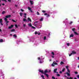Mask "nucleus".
I'll return each instance as SVG.
<instances>
[{
  "label": "nucleus",
  "instance_id": "obj_1",
  "mask_svg": "<svg viewBox=\"0 0 79 79\" xmlns=\"http://www.w3.org/2000/svg\"><path fill=\"white\" fill-rule=\"evenodd\" d=\"M75 28H73L72 29V31H74V34H76V35H79V34L76 32L74 31H75Z\"/></svg>",
  "mask_w": 79,
  "mask_h": 79
},
{
  "label": "nucleus",
  "instance_id": "obj_13",
  "mask_svg": "<svg viewBox=\"0 0 79 79\" xmlns=\"http://www.w3.org/2000/svg\"><path fill=\"white\" fill-rule=\"evenodd\" d=\"M57 71V69H54V73H56Z\"/></svg>",
  "mask_w": 79,
  "mask_h": 79
},
{
  "label": "nucleus",
  "instance_id": "obj_56",
  "mask_svg": "<svg viewBox=\"0 0 79 79\" xmlns=\"http://www.w3.org/2000/svg\"><path fill=\"white\" fill-rule=\"evenodd\" d=\"M38 60H39L40 59V57H38Z\"/></svg>",
  "mask_w": 79,
  "mask_h": 79
},
{
  "label": "nucleus",
  "instance_id": "obj_24",
  "mask_svg": "<svg viewBox=\"0 0 79 79\" xmlns=\"http://www.w3.org/2000/svg\"><path fill=\"white\" fill-rule=\"evenodd\" d=\"M13 37H14L15 38H16V37H17V36H16V34H15L13 35Z\"/></svg>",
  "mask_w": 79,
  "mask_h": 79
},
{
  "label": "nucleus",
  "instance_id": "obj_7",
  "mask_svg": "<svg viewBox=\"0 0 79 79\" xmlns=\"http://www.w3.org/2000/svg\"><path fill=\"white\" fill-rule=\"evenodd\" d=\"M44 75H45V76H46L48 78V76H49L48 75V74L46 73H44Z\"/></svg>",
  "mask_w": 79,
  "mask_h": 79
},
{
  "label": "nucleus",
  "instance_id": "obj_34",
  "mask_svg": "<svg viewBox=\"0 0 79 79\" xmlns=\"http://www.w3.org/2000/svg\"><path fill=\"white\" fill-rule=\"evenodd\" d=\"M6 24H8L9 23V21L7 20V21H6Z\"/></svg>",
  "mask_w": 79,
  "mask_h": 79
},
{
  "label": "nucleus",
  "instance_id": "obj_27",
  "mask_svg": "<svg viewBox=\"0 0 79 79\" xmlns=\"http://www.w3.org/2000/svg\"><path fill=\"white\" fill-rule=\"evenodd\" d=\"M28 9L29 10H31V8L29 7H28Z\"/></svg>",
  "mask_w": 79,
  "mask_h": 79
},
{
  "label": "nucleus",
  "instance_id": "obj_9",
  "mask_svg": "<svg viewBox=\"0 0 79 79\" xmlns=\"http://www.w3.org/2000/svg\"><path fill=\"white\" fill-rule=\"evenodd\" d=\"M73 36H74V35L73 34H71L70 35V38H71V37H73Z\"/></svg>",
  "mask_w": 79,
  "mask_h": 79
},
{
  "label": "nucleus",
  "instance_id": "obj_63",
  "mask_svg": "<svg viewBox=\"0 0 79 79\" xmlns=\"http://www.w3.org/2000/svg\"><path fill=\"white\" fill-rule=\"evenodd\" d=\"M67 79H69V77H67Z\"/></svg>",
  "mask_w": 79,
  "mask_h": 79
},
{
  "label": "nucleus",
  "instance_id": "obj_14",
  "mask_svg": "<svg viewBox=\"0 0 79 79\" xmlns=\"http://www.w3.org/2000/svg\"><path fill=\"white\" fill-rule=\"evenodd\" d=\"M3 42V39H0V42L2 43V42Z\"/></svg>",
  "mask_w": 79,
  "mask_h": 79
},
{
  "label": "nucleus",
  "instance_id": "obj_48",
  "mask_svg": "<svg viewBox=\"0 0 79 79\" xmlns=\"http://www.w3.org/2000/svg\"><path fill=\"white\" fill-rule=\"evenodd\" d=\"M21 10L22 11V12H23V11H24V10H23V9H21Z\"/></svg>",
  "mask_w": 79,
  "mask_h": 79
},
{
  "label": "nucleus",
  "instance_id": "obj_30",
  "mask_svg": "<svg viewBox=\"0 0 79 79\" xmlns=\"http://www.w3.org/2000/svg\"><path fill=\"white\" fill-rule=\"evenodd\" d=\"M40 21H43V18H41V19H40Z\"/></svg>",
  "mask_w": 79,
  "mask_h": 79
},
{
  "label": "nucleus",
  "instance_id": "obj_32",
  "mask_svg": "<svg viewBox=\"0 0 79 79\" xmlns=\"http://www.w3.org/2000/svg\"><path fill=\"white\" fill-rule=\"evenodd\" d=\"M67 45H68V46H69V45H70V44L69 43H67Z\"/></svg>",
  "mask_w": 79,
  "mask_h": 79
},
{
  "label": "nucleus",
  "instance_id": "obj_47",
  "mask_svg": "<svg viewBox=\"0 0 79 79\" xmlns=\"http://www.w3.org/2000/svg\"><path fill=\"white\" fill-rule=\"evenodd\" d=\"M57 76H58V77L60 76V74H57Z\"/></svg>",
  "mask_w": 79,
  "mask_h": 79
},
{
  "label": "nucleus",
  "instance_id": "obj_31",
  "mask_svg": "<svg viewBox=\"0 0 79 79\" xmlns=\"http://www.w3.org/2000/svg\"><path fill=\"white\" fill-rule=\"evenodd\" d=\"M73 22L72 21H70L69 23V24H72V23H73Z\"/></svg>",
  "mask_w": 79,
  "mask_h": 79
},
{
  "label": "nucleus",
  "instance_id": "obj_36",
  "mask_svg": "<svg viewBox=\"0 0 79 79\" xmlns=\"http://www.w3.org/2000/svg\"><path fill=\"white\" fill-rule=\"evenodd\" d=\"M75 74H78V72H75Z\"/></svg>",
  "mask_w": 79,
  "mask_h": 79
},
{
  "label": "nucleus",
  "instance_id": "obj_26",
  "mask_svg": "<svg viewBox=\"0 0 79 79\" xmlns=\"http://www.w3.org/2000/svg\"><path fill=\"white\" fill-rule=\"evenodd\" d=\"M4 20L5 21H7V18H4Z\"/></svg>",
  "mask_w": 79,
  "mask_h": 79
},
{
  "label": "nucleus",
  "instance_id": "obj_3",
  "mask_svg": "<svg viewBox=\"0 0 79 79\" xmlns=\"http://www.w3.org/2000/svg\"><path fill=\"white\" fill-rule=\"evenodd\" d=\"M39 22L38 21H36V22H35L34 23V26H37V24L36 23H38Z\"/></svg>",
  "mask_w": 79,
  "mask_h": 79
},
{
  "label": "nucleus",
  "instance_id": "obj_46",
  "mask_svg": "<svg viewBox=\"0 0 79 79\" xmlns=\"http://www.w3.org/2000/svg\"><path fill=\"white\" fill-rule=\"evenodd\" d=\"M37 15H39V12L38 11L37 12Z\"/></svg>",
  "mask_w": 79,
  "mask_h": 79
},
{
  "label": "nucleus",
  "instance_id": "obj_64",
  "mask_svg": "<svg viewBox=\"0 0 79 79\" xmlns=\"http://www.w3.org/2000/svg\"><path fill=\"white\" fill-rule=\"evenodd\" d=\"M74 79H77V78H76L75 77H74Z\"/></svg>",
  "mask_w": 79,
  "mask_h": 79
},
{
  "label": "nucleus",
  "instance_id": "obj_58",
  "mask_svg": "<svg viewBox=\"0 0 79 79\" xmlns=\"http://www.w3.org/2000/svg\"><path fill=\"white\" fill-rule=\"evenodd\" d=\"M52 58H54V56H52Z\"/></svg>",
  "mask_w": 79,
  "mask_h": 79
},
{
  "label": "nucleus",
  "instance_id": "obj_57",
  "mask_svg": "<svg viewBox=\"0 0 79 79\" xmlns=\"http://www.w3.org/2000/svg\"><path fill=\"white\" fill-rule=\"evenodd\" d=\"M69 79H73V77H70Z\"/></svg>",
  "mask_w": 79,
  "mask_h": 79
},
{
  "label": "nucleus",
  "instance_id": "obj_59",
  "mask_svg": "<svg viewBox=\"0 0 79 79\" xmlns=\"http://www.w3.org/2000/svg\"><path fill=\"white\" fill-rule=\"evenodd\" d=\"M24 17L25 18V19L26 18V15H25V16H24Z\"/></svg>",
  "mask_w": 79,
  "mask_h": 79
},
{
  "label": "nucleus",
  "instance_id": "obj_19",
  "mask_svg": "<svg viewBox=\"0 0 79 79\" xmlns=\"http://www.w3.org/2000/svg\"><path fill=\"white\" fill-rule=\"evenodd\" d=\"M60 64H64V62H63V61H61L60 63Z\"/></svg>",
  "mask_w": 79,
  "mask_h": 79
},
{
  "label": "nucleus",
  "instance_id": "obj_41",
  "mask_svg": "<svg viewBox=\"0 0 79 79\" xmlns=\"http://www.w3.org/2000/svg\"><path fill=\"white\" fill-rule=\"evenodd\" d=\"M32 28H33V29H35V27H34V26H32L31 27Z\"/></svg>",
  "mask_w": 79,
  "mask_h": 79
},
{
  "label": "nucleus",
  "instance_id": "obj_18",
  "mask_svg": "<svg viewBox=\"0 0 79 79\" xmlns=\"http://www.w3.org/2000/svg\"><path fill=\"white\" fill-rule=\"evenodd\" d=\"M15 29H13L12 30H11L10 31L11 32H15Z\"/></svg>",
  "mask_w": 79,
  "mask_h": 79
},
{
  "label": "nucleus",
  "instance_id": "obj_17",
  "mask_svg": "<svg viewBox=\"0 0 79 79\" xmlns=\"http://www.w3.org/2000/svg\"><path fill=\"white\" fill-rule=\"evenodd\" d=\"M62 72H64V71H65V68H63L62 69Z\"/></svg>",
  "mask_w": 79,
  "mask_h": 79
},
{
  "label": "nucleus",
  "instance_id": "obj_23",
  "mask_svg": "<svg viewBox=\"0 0 79 79\" xmlns=\"http://www.w3.org/2000/svg\"><path fill=\"white\" fill-rule=\"evenodd\" d=\"M28 25L29 26H30V27H32V24H31V23H29Z\"/></svg>",
  "mask_w": 79,
  "mask_h": 79
},
{
  "label": "nucleus",
  "instance_id": "obj_25",
  "mask_svg": "<svg viewBox=\"0 0 79 79\" xmlns=\"http://www.w3.org/2000/svg\"><path fill=\"white\" fill-rule=\"evenodd\" d=\"M6 13V12L5 11H3L2 12V15H3V14H5V13Z\"/></svg>",
  "mask_w": 79,
  "mask_h": 79
},
{
  "label": "nucleus",
  "instance_id": "obj_15",
  "mask_svg": "<svg viewBox=\"0 0 79 79\" xmlns=\"http://www.w3.org/2000/svg\"><path fill=\"white\" fill-rule=\"evenodd\" d=\"M27 19H28V21H30V22H31V19H30V18H29V17Z\"/></svg>",
  "mask_w": 79,
  "mask_h": 79
},
{
  "label": "nucleus",
  "instance_id": "obj_45",
  "mask_svg": "<svg viewBox=\"0 0 79 79\" xmlns=\"http://www.w3.org/2000/svg\"><path fill=\"white\" fill-rule=\"evenodd\" d=\"M52 79H55V78L54 77H52Z\"/></svg>",
  "mask_w": 79,
  "mask_h": 79
},
{
  "label": "nucleus",
  "instance_id": "obj_40",
  "mask_svg": "<svg viewBox=\"0 0 79 79\" xmlns=\"http://www.w3.org/2000/svg\"><path fill=\"white\" fill-rule=\"evenodd\" d=\"M65 67H66V69H68V67H69L68 66H66Z\"/></svg>",
  "mask_w": 79,
  "mask_h": 79
},
{
  "label": "nucleus",
  "instance_id": "obj_29",
  "mask_svg": "<svg viewBox=\"0 0 79 79\" xmlns=\"http://www.w3.org/2000/svg\"><path fill=\"white\" fill-rule=\"evenodd\" d=\"M2 23V19H0V23Z\"/></svg>",
  "mask_w": 79,
  "mask_h": 79
},
{
  "label": "nucleus",
  "instance_id": "obj_5",
  "mask_svg": "<svg viewBox=\"0 0 79 79\" xmlns=\"http://www.w3.org/2000/svg\"><path fill=\"white\" fill-rule=\"evenodd\" d=\"M14 26V25H11L9 27L8 29H11V28H12V27H13Z\"/></svg>",
  "mask_w": 79,
  "mask_h": 79
},
{
  "label": "nucleus",
  "instance_id": "obj_11",
  "mask_svg": "<svg viewBox=\"0 0 79 79\" xmlns=\"http://www.w3.org/2000/svg\"><path fill=\"white\" fill-rule=\"evenodd\" d=\"M23 21H26V22H27V20H26V19L25 18H23Z\"/></svg>",
  "mask_w": 79,
  "mask_h": 79
},
{
  "label": "nucleus",
  "instance_id": "obj_4",
  "mask_svg": "<svg viewBox=\"0 0 79 79\" xmlns=\"http://www.w3.org/2000/svg\"><path fill=\"white\" fill-rule=\"evenodd\" d=\"M72 55H74V54H76V52H75L74 51H72Z\"/></svg>",
  "mask_w": 79,
  "mask_h": 79
},
{
  "label": "nucleus",
  "instance_id": "obj_43",
  "mask_svg": "<svg viewBox=\"0 0 79 79\" xmlns=\"http://www.w3.org/2000/svg\"><path fill=\"white\" fill-rule=\"evenodd\" d=\"M44 40H46V36H44Z\"/></svg>",
  "mask_w": 79,
  "mask_h": 79
},
{
  "label": "nucleus",
  "instance_id": "obj_37",
  "mask_svg": "<svg viewBox=\"0 0 79 79\" xmlns=\"http://www.w3.org/2000/svg\"><path fill=\"white\" fill-rule=\"evenodd\" d=\"M41 77L43 78H44V76L43 75L41 76Z\"/></svg>",
  "mask_w": 79,
  "mask_h": 79
},
{
  "label": "nucleus",
  "instance_id": "obj_54",
  "mask_svg": "<svg viewBox=\"0 0 79 79\" xmlns=\"http://www.w3.org/2000/svg\"><path fill=\"white\" fill-rule=\"evenodd\" d=\"M23 27H26V24H23Z\"/></svg>",
  "mask_w": 79,
  "mask_h": 79
},
{
  "label": "nucleus",
  "instance_id": "obj_62",
  "mask_svg": "<svg viewBox=\"0 0 79 79\" xmlns=\"http://www.w3.org/2000/svg\"><path fill=\"white\" fill-rule=\"evenodd\" d=\"M24 15H25V16H26V15H27V14H26V13H24Z\"/></svg>",
  "mask_w": 79,
  "mask_h": 79
},
{
  "label": "nucleus",
  "instance_id": "obj_21",
  "mask_svg": "<svg viewBox=\"0 0 79 79\" xmlns=\"http://www.w3.org/2000/svg\"><path fill=\"white\" fill-rule=\"evenodd\" d=\"M30 2L31 5H33V3H32L33 2V1H30Z\"/></svg>",
  "mask_w": 79,
  "mask_h": 79
},
{
  "label": "nucleus",
  "instance_id": "obj_2",
  "mask_svg": "<svg viewBox=\"0 0 79 79\" xmlns=\"http://www.w3.org/2000/svg\"><path fill=\"white\" fill-rule=\"evenodd\" d=\"M10 17H11V15H10L6 16V18H9Z\"/></svg>",
  "mask_w": 79,
  "mask_h": 79
},
{
  "label": "nucleus",
  "instance_id": "obj_10",
  "mask_svg": "<svg viewBox=\"0 0 79 79\" xmlns=\"http://www.w3.org/2000/svg\"><path fill=\"white\" fill-rule=\"evenodd\" d=\"M39 72L41 73L42 74H44V71L43 70H39Z\"/></svg>",
  "mask_w": 79,
  "mask_h": 79
},
{
  "label": "nucleus",
  "instance_id": "obj_51",
  "mask_svg": "<svg viewBox=\"0 0 79 79\" xmlns=\"http://www.w3.org/2000/svg\"><path fill=\"white\" fill-rule=\"evenodd\" d=\"M77 78H78L79 79V75H78L77 76Z\"/></svg>",
  "mask_w": 79,
  "mask_h": 79
},
{
  "label": "nucleus",
  "instance_id": "obj_33",
  "mask_svg": "<svg viewBox=\"0 0 79 79\" xmlns=\"http://www.w3.org/2000/svg\"><path fill=\"white\" fill-rule=\"evenodd\" d=\"M12 21L14 22V23H16V22L15 20L13 19H12Z\"/></svg>",
  "mask_w": 79,
  "mask_h": 79
},
{
  "label": "nucleus",
  "instance_id": "obj_38",
  "mask_svg": "<svg viewBox=\"0 0 79 79\" xmlns=\"http://www.w3.org/2000/svg\"><path fill=\"white\" fill-rule=\"evenodd\" d=\"M15 27H16V28H18V25L17 24H15Z\"/></svg>",
  "mask_w": 79,
  "mask_h": 79
},
{
  "label": "nucleus",
  "instance_id": "obj_12",
  "mask_svg": "<svg viewBox=\"0 0 79 79\" xmlns=\"http://www.w3.org/2000/svg\"><path fill=\"white\" fill-rule=\"evenodd\" d=\"M66 74H67L68 76H70V74L68 72H67L66 73Z\"/></svg>",
  "mask_w": 79,
  "mask_h": 79
},
{
  "label": "nucleus",
  "instance_id": "obj_8",
  "mask_svg": "<svg viewBox=\"0 0 79 79\" xmlns=\"http://www.w3.org/2000/svg\"><path fill=\"white\" fill-rule=\"evenodd\" d=\"M53 63L55 65H58V64L55 61L53 62Z\"/></svg>",
  "mask_w": 79,
  "mask_h": 79
},
{
  "label": "nucleus",
  "instance_id": "obj_42",
  "mask_svg": "<svg viewBox=\"0 0 79 79\" xmlns=\"http://www.w3.org/2000/svg\"><path fill=\"white\" fill-rule=\"evenodd\" d=\"M73 55V54L72 53L70 54H69V56H71V55Z\"/></svg>",
  "mask_w": 79,
  "mask_h": 79
},
{
  "label": "nucleus",
  "instance_id": "obj_28",
  "mask_svg": "<svg viewBox=\"0 0 79 79\" xmlns=\"http://www.w3.org/2000/svg\"><path fill=\"white\" fill-rule=\"evenodd\" d=\"M67 71L69 73H70V70L69 69H67Z\"/></svg>",
  "mask_w": 79,
  "mask_h": 79
},
{
  "label": "nucleus",
  "instance_id": "obj_55",
  "mask_svg": "<svg viewBox=\"0 0 79 79\" xmlns=\"http://www.w3.org/2000/svg\"><path fill=\"white\" fill-rule=\"evenodd\" d=\"M38 35H40V33L39 32L38 33Z\"/></svg>",
  "mask_w": 79,
  "mask_h": 79
},
{
  "label": "nucleus",
  "instance_id": "obj_39",
  "mask_svg": "<svg viewBox=\"0 0 79 79\" xmlns=\"http://www.w3.org/2000/svg\"><path fill=\"white\" fill-rule=\"evenodd\" d=\"M42 12H43V13H45L46 11L44 10H42Z\"/></svg>",
  "mask_w": 79,
  "mask_h": 79
},
{
  "label": "nucleus",
  "instance_id": "obj_50",
  "mask_svg": "<svg viewBox=\"0 0 79 79\" xmlns=\"http://www.w3.org/2000/svg\"><path fill=\"white\" fill-rule=\"evenodd\" d=\"M0 24H1V26H3V24L2 23V22L0 23Z\"/></svg>",
  "mask_w": 79,
  "mask_h": 79
},
{
  "label": "nucleus",
  "instance_id": "obj_52",
  "mask_svg": "<svg viewBox=\"0 0 79 79\" xmlns=\"http://www.w3.org/2000/svg\"><path fill=\"white\" fill-rule=\"evenodd\" d=\"M2 1H4L5 2H6V0H2Z\"/></svg>",
  "mask_w": 79,
  "mask_h": 79
},
{
  "label": "nucleus",
  "instance_id": "obj_44",
  "mask_svg": "<svg viewBox=\"0 0 79 79\" xmlns=\"http://www.w3.org/2000/svg\"><path fill=\"white\" fill-rule=\"evenodd\" d=\"M52 66H55V65H54V64H53H53H52Z\"/></svg>",
  "mask_w": 79,
  "mask_h": 79
},
{
  "label": "nucleus",
  "instance_id": "obj_22",
  "mask_svg": "<svg viewBox=\"0 0 79 79\" xmlns=\"http://www.w3.org/2000/svg\"><path fill=\"white\" fill-rule=\"evenodd\" d=\"M51 54L53 56H54V55H55V54L54 53V52H52L51 53Z\"/></svg>",
  "mask_w": 79,
  "mask_h": 79
},
{
  "label": "nucleus",
  "instance_id": "obj_49",
  "mask_svg": "<svg viewBox=\"0 0 79 79\" xmlns=\"http://www.w3.org/2000/svg\"><path fill=\"white\" fill-rule=\"evenodd\" d=\"M8 2H11V0H7Z\"/></svg>",
  "mask_w": 79,
  "mask_h": 79
},
{
  "label": "nucleus",
  "instance_id": "obj_6",
  "mask_svg": "<svg viewBox=\"0 0 79 79\" xmlns=\"http://www.w3.org/2000/svg\"><path fill=\"white\" fill-rule=\"evenodd\" d=\"M44 15H47V17H49L50 16V15H49V14L47 15V13L44 14Z\"/></svg>",
  "mask_w": 79,
  "mask_h": 79
},
{
  "label": "nucleus",
  "instance_id": "obj_61",
  "mask_svg": "<svg viewBox=\"0 0 79 79\" xmlns=\"http://www.w3.org/2000/svg\"><path fill=\"white\" fill-rule=\"evenodd\" d=\"M42 63V62L40 60V63Z\"/></svg>",
  "mask_w": 79,
  "mask_h": 79
},
{
  "label": "nucleus",
  "instance_id": "obj_60",
  "mask_svg": "<svg viewBox=\"0 0 79 79\" xmlns=\"http://www.w3.org/2000/svg\"><path fill=\"white\" fill-rule=\"evenodd\" d=\"M2 5H3V6L5 5V4L3 3L2 4Z\"/></svg>",
  "mask_w": 79,
  "mask_h": 79
},
{
  "label": "nucleus",
  "instance_id": "obj_35",
  "mask_svg": "<svg viewBox=\"0 0 79 79\" xmlns=\"http://www.w3.org/2000/svg\"><path fill=\"white\" fill-rule=\"evenodd\" d=\"M35 35L37 34H38V33L36 31H35Z\"/></svg>",
  "mask_w": 79,
  "mask_h": 79
},
{
  "label": "nucleus",
  "instance_id": "obj_53",
  "mask_svg": "<svg viewBox=\"0 0 79 79\" xmlns=\"http://www.w3.org/2000/svg\"><path fill=\"white\" fill-rule=\"evenodd\" d=\"M59 73H60V74H61V73H62V71H60Z\"/></svg>",
  "mask_w": 79,
  "mask_h": 79
},
{
  "label": "nucleus",
  "instance_id": "obj_20",
  "mask_svg": "<svg viewBox=\"0 0 79 79\" xmlns=\"http://www.w3.org/2000/svg\"><path fill=\"white\" fill-rule=\"evenodd\" d=\"M20 16H23V13H19Z\"/></svg>",
  "mask_w": 79,
  "mask_h": 79
},
{
  "label": "nucleus",
  "instance_id": "obj_16",
  "mask_svg": "<svg viewBox=\"0 0 79 79\" xmlns=\"http://www.w3.org/2000/svg\"><path fill=\"white\" fill-rule=\"evenodd\" d=\"M48 73V72L47 70H46L44 72V73Z\"/></svg>",
  "mask_w": 79,
  "mask_h": 79
}]
</instances>
